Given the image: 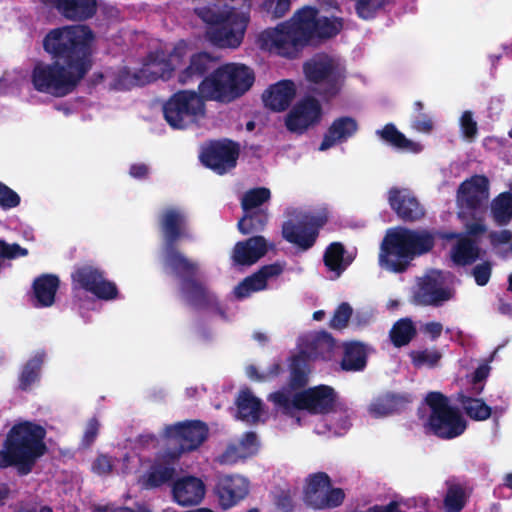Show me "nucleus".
<instances>
[{
  "label": "nucleus",
  "instance_id": "603ef678",
  "mask_svg": "<svg viewBox=\"0 0 512 512\" xmlns=\"http://www.w3.org/2000/svg\"><path fill=\"white\" fill-rule=\"evenodd\" d=\"M291 7L290 0H264L261 9L271 16L272 19H279L289 12Z\"/></svg>",
  "mask_w": 512,
  "mask_h": 512
},
{
  "label": "nucleus",
  "instance_id": "49530a36",
  "mask_svg": "<svg viewBox=\"0 0 512 512\" xmlns=\"http://www.w3.org/2000/svg\"><path fill=\"white\" fill-rule=\"evenodd\" d=\"M394 2L395 0H357L355 12L362 20H372L380 10Z\"/></svg>",
  "mask_w": 512,
  "mask_h": 512
},
{
  "label": "nucleus",
  "instance_id": "412c9836",
  "mask_svg": "<svg viewBox=\"0 0 512 512\" xmlns=\"http://www.w3.org/2000/svg\"><path fill=\"white\" fill-rule=\"evenodd\" d=\"M388 203L403 222H416L425 215L419 200L407 189L392 187L388 191Z\"/></svg>",
  "mask_w": 512,
  "mask_h": 512
},
{
  "label": "nucleus",
  "instance_id": "f257e3e1",
  "mask_svg": "<svg viewBox=\"0 0 512 512\" xmlns=\"http://www.w3.org/2000/svg\"><path fill=\"white\" fill-rule=\"evenodd\" d=\"M92 29L66 25L51 29L43 38V50L51 62L37 61L31 71L33 88L40 93L64 97L78 87L93 66Z\"/></svg>",
  "mask_w": 512,
  "mask_h": 512
},
{
  "label": "nucleus",
  "instance_id": "79ce46f5",
  "mask_svg": "<svg viewBox=\"0 0 512 512\" xmlns=\"http://www.w3.org/2000/svg\"><path fill=\"white\" fill-rule=\"evenodd\" d=\"M491 214L499 226H506L512 219V193L502 192L491 202Z\"/></svg>",
  "mask_w": 512,
  "mask_h": 512
},
{
  "label": "nucleus",
  "instance_id": "20e7f679",
  "mask_svg": "<svg viewBox=\"0 0 512 512\" xmlns=\"http://www.w3.org/2000/svg\"><path fill=\"white\" fill-rule=\"evenodd\" d=\"M435 242V233L427 229H390L382 240L379 262L389 271L403 273L416 257L431 252Z\"/></svg>",
  "mask_w": 512,
  "mask_h": 512
},
{
  "label": "nucleus",
  "instance_id": "bb28decb",
  "mask_svg": "<svg viewBox=\"0 0 512 512\" xmlns=\"http://www.w3.org/2000/svg\"><path fill=\"white\" fill-rule=\"evenodd\" d=\"M296 95V87L292 80H280L270 85L262 94L264 105L272 111H285Z\"/></svg>",
  "mask_w": 512,
  "mask_h": 512
},
{
  "label": "nucleus",
  "instance_id": "6e6552de",
  "mask_svg": "<svg viewBox=\"0 0 512 512\" xmlns=\"http://www.w3.org/2000/svg\"><path fill=\"white\" fill-rule=\"evenodd\" d=\"M425 402L430 409L425 428L442 440L461 436L467 429V421L461 410L451 405L450 399L441 392H429Z\"/></svg>",
  "mask_w": 512,
  "mask_h": 512
},
{
  "label": "nucleus",
  "instance_id": "ea45409f",
  "mask_svg": "<svg viewBox=\"0 0 512 512\" xmlns=\"http://www.w3.org/2000/svg\"><path fill=\"white\" fill-rule=\"evenodd\" d=\"M268 219L269 215L267 209H258L247 213L243 212V216L237 223V228L243 235L256 234L265 229Z\"/></svg>",
  "mask_w": 512,
  "mask_h": 512
},
{
  "label": "nucleus",
  "instance_id": "4d7b16f0",
  "mask_svg": "<svg viewBox=\"0 0 512 512\" xmlns=\"http://www.w3.org/2000/svg\"><path fill=\"white\" fill-rule=\"evenodd\" d=\"M20 201V196L0 181V207L5 210L15 208L20 204Z\"/></svg>",
  "mask_w": 512,
  "mask_h": 512
},
{
  "label": "nucleus",
  "instance_id": "473e14b6",
  "mask_svg": "<svg viewBox=\"0 0 512 512\" xmlns=\"http://www.w3.org/2000/svg\"><path fill=\"white\" fill-rule=\"evenodd\" d=\"M60 279L54 274H42L33 281V293L36 300L35 307H50L55 302L59 289Z\"/></svg>",
  "mask_w": 512,
  "mask_h": 512
},
{
  "label": "nucleus",
  "instance_id": "dca6fc26",
  "mask_svg": "<svg viewBox=\"0 0 512 512\" xmlns=\"http://www.w3.org/2000/svg\"><path fill=\"white\" fill-rule=\"evenodd\" d=\"M247 25L248 17L231 8L223 21L206 28L205 37L216 47L237 48L243 41Z\"/></svg>",
  "mask_w": 512,
  "mask_h": 512
},
{
  "label": "nucleus",
  "instance_id": "a878e982",
  "mask_svg": "<svg viewBox=\"0 0 512 512\" xmlns=\"http://www.w3.org/2000/svg\"><path fill=\"white\" fill-rule=\"evenodd\" d=\"M441 238L447 240L457 238L456 244L451 249V259L456 265L467 266L480 259L481 248L475 239L455 232L442 234Z\"/></svg>",
  "mask_w": 512,
  "mask_h": 512
},
{
  "label": "nucleus",
  "instance_id": "a19ab883",
  "mask_svg": "<svg viewBox=\"0 0 512 512\" xmlns=\"http://www.w3.org/2000/svg\"><path fill=\"white\" fill-rule=\"evenodd\" d=\"M310 359L303 350L290 357L288 384H308L311 374Z\"/></svg>",
  "mask_w": 512,
  "mask_h": 512
},
{
  "label": "nucleus",
  "instance_id": "aec40b11",
  "mask_svg": "<svg viewBox=\"0 0 512 512\" xmlns=\"http://www.w3.org/2000/svg\"><path fill=\"white\" fill-rule=\"evenodd\" d=\"M322 117L320 102L307 96L300 100L288 113L285 125L291 132L303 134L309 127L318 124Z\"/></svg>",
  "mask_w": 512,
  "mask_h": 512
},
{
  "label": "nucleus",
  "instance_id": "a211bd4d",
  "mask_svg": "<svg viewBox=\"0 0 512 512\" xmlns=\"http://www.w3.org/2000/svg\"><path fill=\"white\" fill-rule=\"evenodd\" d=\"M303 27H306V34L309 41L313 39H330L335 37L343 28L342 18L318 16V9L305 6L298 11Z\"/></svg>",
  "mask_w": 512,
  "mask_h": 512
},
{
  "label": "nucleus",
  "instance_id": "b1692460",
  "mask_svg": "<svg viewBox=\"0 0 512 512\" xmlns=\"http://www.w3.org/2000/svg\"><path fill=\"white\" fill-rule=\"evenodd\" d=\"M46 6L54 8L64 19L83 22L97 12L96 0H41Z\"/></svg>",
  "mask_w": 512,
  "mask_h": 512
},
{
  "label": "nucleus",
  "instance_id": "2eb2a0df",
  "mask_svg": "<svg viewBox=\"0 0 512 512\" xmlns=\"http://www.w3.org/2000/svg\"><path fill=\"white\" fill-rule=\"evenodd\" d=\"M326 222L325 216L303 214L296 220H288L283 223L282 237L299 250L307 251L315 245L320 229Z\"/></svg>",
  "mask_w": 512,
  "mask_h": 512
},
{
  "label": "nucleus",
  "instance_id": "de8ad7c7",
  "mask_svg": "<svg viewBox=\"0 0 512 512\" xmlns=\"http://www.w3.org/2000/svg\"><path fill=\"white\" fill-rule=\"evenodd\" d=\"M266 287L254 272L253 274L245 277L241 282H239L234 290L233 294L237 300H243L250 297L253 293L265 290Z\"/></svg>",
  "mask_w": 512,
  "mask_h": 512
},
{
  "label": "nucleus",
  "instance_id": "3c124183",
  "mask_svg": "<svg viewBox=\"0 0 512 512\" xmlns=\"http://www.w3.org/2000/svg\"><path fill=\"white\" fill-rule=\"evenodd\" d=\"M410 356L412 359V363L416 367H435L442 357L441 353L436 349L412 351Z\"/></svg>",
  "mask_w": 512,
  "mask_h": 512
},
{
  "label": "nucleus",
  "instance_id": "bf43d9fd",
  "mask_svg": "<svg viewBox=\"0 0 512 512\" xmlns=\"http://www.w3.org/2000/svg\"><path fill=\"white\" fill-rule=\"evenodd\" d=\"M247 458L245 453L241 451L238 445L230 444L224 450V452L219 455L218 462L223 465H232L237 463L240 459Z\"/></svg>",
  "mask_w": 512,
  "mask_h": 512
},
{
  "label": "nucleus",
  "instance_id": "c85d7f7f",
  "mask_svg": "<svg viewBox=\"0 0 512 512\" xmlns=\"http://www.w3.org/2000/svg\"><path fill=\"white\" fill-rule=\"evenodd\" d=\"M342 349L340 368L343 371L361 372L366 368L371 350L368 344L357 340L345 341L342 344Z\"/></svg>",
  "mask_w": 512,
  "mask_h": 512
},
{
  "label": "nucleus",
  "instance_id": "ddd939ff",
  "mask_svg": "<svg viewBox=\"0 0 512 512\" xmlns=\"http://www.w3.org/2000/svg\"><path fill=\"white\" fill-rule=\"evenodd\" d=\"M165 435L174 445L170 455L179 458L184 453L197 450L207 440L209 428L201 420H187L167 426Z\"/></svg>",
  "mask_w": 512,
  "mask_h": 512
},
{
  "label": "nucleus",
  "instance_id": "5701e85b",
  "mask_svg": "<svg viewBox=\"0 0 512 512\" xmlns=\"http://www.w3.org/2000/svg\"><path fill=\"white\" fill-rule=\"evenodd\" d=\"M171 492L177 504L181 506H194L203 500L206 486L200 478L187 475L173 482Z\"/></svg>",
  "mask_w": 512,
  "mask_h": 512
},
{
  "label": "nucleus",
  "instance_id": "39448f33",
  "mask_svg": "<svg viewBox=\"0 0 512 512\" xmlns=\"http://www.w3.org/2000/svg\"><path fill=\"white\" fill-rule=\"evenodd\" d=\"M306 387L301 391L292 392L283 386V389L271 393L268 400L272 402L277 412L295 419L298 425H301L300 411H306L310 415H326L335 411L337 393L332 386Z\"/></svg>",
  "mask_w": 512,
  "mask_h": 512
},
{
  "label": "nucleus",
  "instance_id": "f03ea898",
  "mask_svg": "<svg viewBox=\"0 0 512 512\" xmlns=\"http://www.w3.org/2000/svg\"><path fill=\"white\" fill-rule=\"evenodd\" d=\"M157 223L162 240L163 268L180 280V291L187 303L198 310L210 307L220 310L216 295L197 278L199 263L179 249L180 242L193 238L187 214L179 207L169 206L160 211Z\"/></svg>",
  "mask_w": 512,
  "mask_h": 512
},
{
  "label": "nucleus",
  "instance_id": "864d4df0",
  "mask_svg": "<svg viewBox=\"0 0 512 512\" xmlns=\"http://www.w3.org/2000/svg\"><path fill=\"white\" fill-rule=\"evenodd\" d=\"M283 372V368L280 362H274L270 365L266 373H259L255 365H249L246 368V374L253 381H265L270 380Z\"/></svg>",
  "mask_w": 512,
  "mask_h": 512
},
{
  "label": "nucleus",
  "instance_id": "09e8293b",
  "mask_svg": "<svg viewBox=\"0 0 512 512\" xmlns=\"http://www.w3.org/2000/svg\"><path fill=\"white\" fill-rule=\"evenodd\" d=\"M443 504L446 512H461L466 504V494L463 487L458 484L450 485Z\"/></svg>",
  "mask_w": 512,
  "mask_h": 512
},
{
  "label": "nucleus",
  "instance_id": "6e6d98bb",
  "mask_svg": "<svg viewBox=\"0 0 512 512\" xmlns=\"http://www.w3.org/2000/svg\"><path fill=\"white\" fill-rule=\"evenodd\" d=\"M471 275L478 286L487 285L492 275V263L490 261H483L476 264L471 270Z\"/></svg>",
  "mask_w": 512,
  "mask_h": 512
},
{
  "label": "nucleus",
  "instance_id": "a18cd8bd",
  "mask_svg": "<svg viewBox=\"0 0 512 512\" xmlns=\"http://www.w3.org/2000/svg\"><path fill=\"white\" fill-rule=\"evenodd\" d=\"M46 358L44 350H39L25 363L20 375V384H34L40 380L41 369Z\"/></svg>",
  "mask_w": 512,
  "mask_h": 512
},
{
  "label": "nucleus",
  "instance_id": "c03bdc74",
  "mask_svg": "<svg viewBox=\"0 0 512 512\" xmlns=\"http://www.w3.org/2000/svg\"><path fill=\"white\" fill-rule=\"evenodd\" d=\"M271 198V191L266 187H256L247 190L241 198V208L243 212L256 211L262 209V205Z\"/></svg>",
  "mask_w": 512,
  "mask_h": 512
},
{
  "label": "nucleus",
  "instance_id": "9d476101",
  "mask_svg": "<svg viewBox=\"0 0 512 512\" xmlns=\"http://www.w3.org/2000/svg\"><path fill=\"white\" fill-rule=\"evenodd\" d=\"M207 98L199 91L179 90L163 104L165 121L173 129L184 130L205 117Z\"/></svg>",
  "mask_w": 512,
  "mask_h": 512
},
{
  "label": "nucleus",
  "instance_id": "37998d69",
  "mask_svg": "<svg viewBox=\"0 0 512 512\" xmlns=\"http://www.w3.org/2000/svg\"><path fill=\"white\" fill-rule=\"evenodd\" d=\"M417 330L409 318H401L392 326L389 336L395 347H403L410 343L416 336Z\"/></svg>",
  "mask_w": 512,
  "mask_h": 512
},
{
  "label": "nucleus",
  "instance_id": "4468645a",
  "mask_svg": "<svg viewBox=\"0 0 512 512\" xmlns=\"http://www.w3.org/2000/svg\"><path fill=\"white\" fill-rule=\"evenodd\" d=\"M345 499L341 488H331V479L325 472L311 474L306 479L304 503L314 509L323 510L340 506Z\"/></svg>",
  "mask_w": 512,
  "mask_h": 512
},
{
  "label": "nucleus",
  "instance_id": "0e129e2a",
  "mask_svg": "<svg viewBox=\"0 0 512 512\" xmlns=\"http://www.w3.org/2000/svg\"><path fill=\"white\" fill-rule=\"evenodd\" d=\"M113 464L110 457L106 455L98 456L92 465V470L98 475H107L112 471Z\"/></svg>",
  "mask_w": 512,
  "mask_h": 512
},
{
  "label": "nucleus",
  "instance_id": "f8f14e48",
  "mask_svg": "<svg viewBox=\"0 0 512 512\" xmlns=\"http://www.w3.org/2000/svg\"><path fill=\"white\" fill-rule=\"evenodd\" d=\"M72 291H84L103 301L118 297L117 285L106 278L105 271L92 264L76 266L71 273Z\"/></svg>",
  "mask_w": 512,
  "mask_h": 512
},
{
  "label": "nucleus",
  "instance_id": "1a4fd4ad",
  "mask_svg": "<svg viewBox=\"0 0 512 512\" xmlns=\"http://www.w3.org/2000/svg\"><path fill=\"white\" fill-rule=\"evenodd\" d=\"M306 31L296 11L290 20L278 24L275 28L264 30L259 40L262 48L293 60L310 44Z\"/></svg>",
  "mask_w": 512,
  "mask_h": 512
},
{
  "label": "nucleus",
  "instance_id": "4c0bfd02",
  "mask_svg": "<svg viewBox=\"0 0 512 512\" xmlns=\"http://www.w3.org/2000/svg\"><path fill=\"white\" fill-rule=\"evenodd\" d=\"M456 401L465 415L473 421H485L491 417L492 408L481 398L459 392Z\"/></svg>",
  "mask_w": 512,
  "mask_h": 512
},
{
  "label": "nucleus",
  "instance_id": "5fc2aeb1",
  "mask_svg": "<svg viewBox=\"0 0 512 512\" xmlns=\"http://www.w3.org/2000/svg\"><path fill=\"white\" fill-rule=\"evenodd\" d=\"M352 307L347 302L341 303L330 320V327L334 329H343L348 325V322L352 316Z\"/></svg>",
  "mask_w": 512,
  "mask_h": 512
},
{
  "label": "nucleus",
  "instance_id": "0eeeda50",
  "mask_svg": "<svg viewBox=\"0 0 512 512\" xmlns=\"http://www.w3.org/2000/svg\"><path fill=\"white\" fill-rule=\"evenodd\" d=\"M306 80L313 84V92L324 101L334 99L342 90L346 79L345 68L332 56L317 53L303 63Z\"/></svg>",
  "mask_w": 512,
  "mask_h": 512
},
{
  "label": "nucleus",
  "instance_id": "c9c22d12",
  "mask_svg": "<svg viewBox=\"0 0 512 512\" xmlns=\"http://www.w3.org/2000/svg\"><path fill=\"white\" fill-rule=\"evenodd\" d=\"M236 406L238 419L248 424H257L261 420L263 403L249 389H244L239 393Z\"/></svg>",
  "mask_w": 512,
  "mask_h": 512
},
{
  "label": "nucleus",
  "instance_id": "e2e57ef3",
  "mask_svg": "<svg viewBox=\"0 0 512 512\" xmlns=\"http://www.w3.org/2000/svg\"><path fill=\"white\" fill-rule=\"evenodd\" d=\"M282 271L283 268L279 263H272L262 266L258 271H256V274L267 288L268 280L272 277L280 275Z\"/></svg>",
  "mask_w": 512,
  "mask_h": 512
},
{
  "label": "nucleus",
  "instance_id": "2f4dec72",
  "mask_svg": "<svg viewBox=\"0 0 512 512\" xmlns=\"http://www.w3.org/2000/svg\"><path fill=\"white\" fill-rule=\"evenodd\" d=\"M336 349V341L327 331H318L310 334L305 343L304 352L311 359L331 360Z\"/></svg>",
  "mask_w": 512,
  "mask_h": 512
},
{
  "label": "nucleus",
  "instance_id": "7c9ffc66",
  "mask_svg": "<svg viewBox=\"0 0 512 512\" xmlns=\"http://www.w3.org/2000/svg\"><path fill=\"white\" fill-rule=\"evenodd\" d=\"M213 58L207 52H198L191 55L188 65L179 71L177 79L182 85L193 83L202 78L213 68Z\"/></svg>",
  "mask_w": 512,
  "mask_h": 512
},
{
  "label": "nucleus",
  "instance_id": "774afa93",
  "mask_svg": "<svg viewBox=\"0 0 512 512\" xmlns=\"http://www.w3.org/2000/svg\"><path fill=\"white\" fill-rule=\"evenodd\" d=\"M490 370L491 368L488 362L480 364L473 373V384H478L482 381H485L489 376Z\"/></svg>",
  "mask_w": 512,
  "mask_h": 512
},
{
  "label": "nucleus",
  "instance_id": "6ab92c4d",
  "mask_svg": "<svg viewBox=\"0 0 512 512\" xmlns=\"http://www.w3.org/2000/svg\"><path fill=\"white\" fill-rule=\"evenodd\" d=\"M489 198V180L485 175H473L457 189L456 202L460 209L479 210Z\"/></svg>",
  "mask_w": 512,
  "mask_h": 512
},
{
  "label": "nucleus",
  "instance_id": "680f3d73",
  "mask_svg": "<svg viewBox=\"0 0 512 512\" xmlns=\"http://www.w3.org/2000/svg\"><path fill=\"white\" fill-rule=\"evenodd\" d=\"M461 130L466 138H474L477 134V123L470 111H465L460 119Z\"/></svg>",
  "mask_w": 512,
  "mask_h": 512
},
{
  "label": "nucleus",
  "instance_id": "f3484780",
  "mask_svg": "<svg viewBox=\"0 0 512 512\" xmlns=\"http://www.w3.org/2000/svg\"><path fill=\"white\" fill-rule=\"evenodd\" d=\"M240 155V146L231 139L213 140L201 151L202 164L219 175L234 169Z\"/></svg>",
  "mask_w": 512,
  "mask_h": 512
},
{
  "label": "nucleus",
  "instance_id": "58836bf2",
  "mask_svg": "<svg viewBox=\"0 0 512 512\" xmlns=\"http://www.w3.org/2000/svg\"><path fill=\"white\" fill-rule=\"evenodd\" d=\"M345 252V247L340 242H332L325 249L323 255L324 265L328 270L335 273L336 278L340 277L351 263V260L344 257Z\"/></svg>",
  "mask_w": 512,
  "mask_h": 512
},
{
  "label": "nucleus",
  "instance_id": "c756f323",
  "mask_svg": "<svg viewBox=\"0 0 512 512\" xmlns=\"http://www.w3.org/2000/svg\"><path fill=\"white\" fill-rule=\"evenodd\" d=\"M176 469L168 463L156 462L152 464L138 479L143 490H155L165 485L173 484Z\"/></svg>",
  "mask_w": 512,
  "mask_h": 512
},
{
  "label": "nucleus",
  "instance_id": "393cba45",
  "mask_svg": "<svg viewBox=\"0 0 512 512\" xmlns=\"http://www.w3.org/2000/svg\"><path fill=\"white\" fill-rule=\"evenodd\" d=\"M268 251L267 241L261 235L238 241L233 248L231 259L234 266H251Z\"/></svg>",
  "mask_w": 512,
  "mask_h": 512
},
{
  "label": "nucleus",
  "instance_id": "69168bd1",
  "mask_svg": "<svg viewBox=\"0 0 512 512\" xmlns=\"http://www.w3.org/2000/svg\"><path fill=\"white\" fill-rule=\"evenodd\" d=\"M412 127L418 132L429 133L433 129V122L428 115L420 113L413 120Z\"/></svg>",
  "mask_w": 512,
  "mask_h": 512
},
{
  "label": "nucleus",
  "instance_id": "7ed1b4c3",
  "mask_svg": "<svg viewBox=\"0 0 512 512\" xmlns=\"http://www.w3.org/2000/svg\"><path fill=\"white\" fill-rule=\"evenodd\" d=\"M46 428L30 420L16 422L7 432L0 449V469L14 467L18 476L29 475L49 448Z\"/></svg>",
  "mask_w": 512,
  "mask_h": 512
},
{
  "label": "nucleus",
  "instance_id": "f704fd0d",
  "mask_svg": "<svg viewBox=\"0 0 512 512\" xmlns=\"http://www.w3.org/2000/svg\"><path fill=\"white\" fill-rule=\"evenodd\" d=\"M410 399L406 395L386 393L375 398L369 405V413L375 417H384L394 413H400L406 409Z\"/></svg>",
  "mask_w": 512,
  "mask_h": 512
},
{
  "label": "nucleus",
  "instance_id": "4be33fe9",
  "mask_svg": "<svg viewBox=\"0 0 512 512\" xmlns=\"http://www.w3.org/2000/svg\"><path fill=\"white\" fill-rule=\"evenodd\" d=\"M214 490L219 505L223 509H229L247 496L249 483L239 475H223L218 478Z\"/></svg>",
  "mask_w": 512,
  "mask_h": 512
},
{
  "label": "nucleus",
  "instance_id": "423d86ee",
  "mask_svg": "<svg viewBox=\"0 0 512 512\" xmlns=\"http://www.w3.org/2000/svg\"><path fill=\"white\" fill-rule=\"evenodd\" d=\"M255 81L254 71L243 64L228 63L203 79L198 90L212 100L229 102L244 95Z\"/></svg>",
  "mask_w": 512,
  "mask_h": 512
},
{
  "label": "nucleus",
  "instance_id": "72a5a7b5",
  "mask_svg": "<svg viewBox=\"0 0 512 512\" xmlns=\"http://www.w3.org/2000/svg\"><path fill=\"white\" fill-rule=\"evenodd\" d=\"M450 297V291L443 288L437 279L430 276L422 280L415 294L417 303L432 306H440L443 302L449 300Z\"/></svg>",
  "mask_w": 512,
  "mask_h": 512
},
{
  "label": "nucleus",
  "instance_id": "9b49d317",
  "mask_svg": "<svg viewBox=\"0 0 512 512\" xmlns=\"http://www.w3.org/2000/svg\"><path fill=\"white\" fill-rule=\"evenodd\" d=\"M175 68L165 58L163 52H150L141 69L131 72L129 68H121L114 76L110 88L117 91L130 90L136 86H144L158 79L169 80Z\"/></svg>",
  "mask_w": 512,
  "mask_h": 512
},
{
  "label": "nucleus",
  "instance_id": "cd10ccee",
  "mask_svg": "<svg viewBox=\"0 0 512 512\" xmlns=\"http://www.w3.org/2000/svg\"><path fill=\"white\" fill-rule=\"evenodd\" d=\"M359 129L358 122L350 116H341L333 120L319 146L320 151H325L337 143L346 142L353 137Z\"/></svg>",
  "mask_w": 512,
  "mask_h": 512
},
{
  "label": "nucleus",
  "instance_id": "e433bc0d",
  "mask_svg": "<svg viewBox=\"0 0 512 512\" xmlns=\"http://www.w3.org/2000/svg\"><path fill=\"white\" fill-rule=\"evenodd\" d=\"M376 135L385 143L401 151L420 153L422 145L408 139L393 123H387L382 129L376 131Z\"/></svg>",
  "mask_w": 512,
  "mask_h": 512
},
{
  "label": "nucleus",
  "instance_id": "052dcab7",
  "mask_svg": "<svg viewBox=\"0 0 512 512\" xmlns=\"http://www.w3.org/2000/svg\"><path fill=\"white\" fill-rule=\"evenodd\" d=\"M99 432V422L96 417L88 420L86 428L82 437L81 445L84 448H89L96 440Z\"/></svg>",
  "mask_w": 512,
  "mask_h": 512
},
{
  "label": "nucleus",
  "instance_id": "338daca9",
  "mask_svg": "<svg viewBox=\"0 0 512 512\" xmlns=\"http://www.w3.org/2000/svg\"><path fill=\"white\" fill-rule=\"evenodd\" d=\"M129 175L138 180L146 179L149 176V167L145 163H134L129 168Z\"/></svg>",
  "mask_w": 512,
  "mask_h": 512
},
{
  "label": "nucleus",
  "instance_id": "13d9d810",
  "mask_svg": "<svg viewBox=\"0 0 512 512\" xmlns=\"http://www.w3.org/2000/svg\"><path fill=\"white\" fill-rule=\"evenodd\" d=\"M238 446L239 448H241V451L245 453V456L247 458L255 455L258 452L259 448V442L256 432H246L241 438Z\"/></svg>",
  "mask_w": 512,
  "mask_h": 512
},
{
  "label": "nucleus",
  "instance_id": "8fccbe9b",
  "mask_svg": "<svg viewBox=\"0 0 512 512\" xmlns=\"http://www.w3.org/2000/svg\"><path fill=\"white\" fill-rule=\"evenodd\" d=\"M229 10H221L216 4L207 5L203 7H197L194 9V13L207 24V27L218 24L221 20L223 21L228 16Z\"/></svg>",
  "mask_w": 512,
  "mask_h": 512
}]
</instances>
